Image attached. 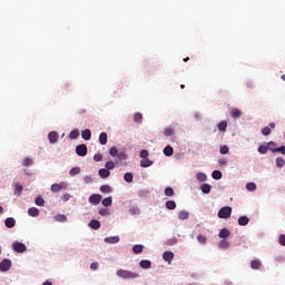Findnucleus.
<instances>
[{
  "label": "nucleus",
  "mask_w": 285,
  "mask_h": 285,
  "mask_svg": "<svg viewBox=\"0 0 285 285\" xmlns=\"http://www.w3.org/2000/svg\"><path fill=\"white\" fill-rule=\"evenodd\" d=\"M140 268L148 269L153 266V263L148 259L140 261L139 263Z\"/></svg>",
  "instance_id": "4be33fe9"
},
{
  "label": "nucleus",
  "mask_w": 285,
  "mask_h": 285,
  "mask_svg": "<svg viewBox=\"0 0 285 285\" xmlns=\"http://www.w3.org/2000/svg\"><path fill=\"white\" fill-rule=\"evenodd\" d=\"M48 139L51 144H57L59 139V134H57V131H50L48 135Z\"/></svg>",
  "instance_id": "9d476101"
},
{
  "label": "nucleus",
  "mask_w": 285,
  "mask_h": 285,
  "mask_svg": "<svg viewBox=\"0 0 285 285\" xmlns=\"http://www.w3.org/2000/svg\"><path fill=\"white\" fill-rule=\"evenodd\" d=\"M61 199H62V202H69L70 200V194H63Z\"/></svg>",
  "instance_id": "052dcab7"
},
{
  "label": "nucleus",
  "mask_w": 285,
  "mask_h": 285,
  "mask_svg": "<svg viewBox=\"0 0 285 285\" xmlns=\"http://www.w3.org/2000/svg\"><path fill=\"white\" fill-rule=\"evenodd\" d=\"M98 175L101 179H108V177H110V170L106 168L99 169Z\"/></svg>",
  "instance_id": "ddd939ff"
},
{
  "label": "nucleus",
  "mask_w": 285,
  "mask_h": 285,
  "mask_svg": "<svg viewBox=\"0 0 285 285\" xmlns=\"http://www.w3.org/2000/svg\"><path fill=\"white\" fill-rule=\"evenodd\" d=\"M105 168L107 170H115V161H112V160L107 161L105 165Z\"/></svg>",
  "instance_id": "c03bdc74"
},
{
  "label": "nucleus",
  "mask_w": 285,
  "mask_h": 285,
  "mask_svg": "<svg viewBox=\"0 0 285 285\" xmlns=\"http://www.w3.org/2000/svg\"><path fill=\"white\" fill-rule=\"evenodd\" d=\"M246 189L249 190L250 193H253V191L257 190V185L255 183H247Z\"/></svg>",
  "instance_id": "f704fd0d"
},
{
  "label": "nucleus",
  "mask_w": 285,
  "mask_h": 285,
  "mask_svg": "<svg viewBox=\"0 0 285 285\" xmlns=\"http://www.w3.org/2000/svg\"><path fill=\"white\" fill-rule=\"evenodd\" d=\"M132 253H135V255L144 253V245H134Z\"/></svg>",
  "instance_id": "cd10ccee"
},
{
  "label": "nucleus",
  "mask_w": 285,
  "mask_h": 285,
  "mask_svg": "<svg viewBox=\"0 0 285 285\" xmlns=\"http://www.w3.org/2000/svg\"><path fill=\"white\" fill-rule=\"evenodd\" d=\"M164 135L165 137H173V135H175V129L173 127H167L164 130Z\"/></svg>",
  "instance_id": "c85d7f7f"
},
{
  "label": "nucleus",
  "mask_w": 285,
  "mask_h": 285,
  "mask_svg": "<svg viewBox=\"0 0 285 285\" xmlns=\"http://www.w3.org/2000/svg\"><path fill=\"white\" fill-rule=\"evenodd\" d=\"M90 228H92L94 230H99L101 228V223L97 219H92L89 223Z\"/></svg>",
  "instance_id": "dca6fc26"
},
{
  "label": "nucleus",
  "mask_w": 285,
  "mask_h": 285,
  "mask_svg": "<svg viewBox=\"0 0 285 285\" xmlns=\"http://www.w3.org/2000/svg\"><path fill=\"white\" fill-rule=\"evenodd\" d=\"M111 188H110V186H108V185H102L101 187H100V193H105V194H108V193H111Z\"/></svg>",
  "instance_id": "49530a36"
},
{
  "label": "nucleus",
  "mask_w": 285,
  "mask_h": 285,
  "mask_svg": "<svg viewBox=\"0 0 285 285\" xmlns=\"http://www.w3.org/2000/svg\"><path fill=\"white\" fill-rule=\"evenodd\" d=\"M218 246H219V248H225V249L230 248V243H228V240H226V239H223L219 242Z\"/></svg>",
  "instance_id": "c9c22d12"
},
{
  "label": "nucleus",
  "mask_w": 285,
  "mask_h": 285,
  "mask_svg": "<svg viewBox=\"0 0 285 285\" xmlns=\"http://www.w3.org/2000/svg\"><path fill=\"white\" fill-rule=\"evenodd\" d=\"M99 144H100L101 146H106V145L108 144V134L101 132V134L99 135Z\"/></svg>",
  "instance_id": "f3484780"
},
{
  "label": "nucleus",
  "mask_w": 285,
  "mask_h": 285,
  "mask_svg": "<svg viewBox=\"0 0 285 285\" xmlns=\"http://www.w3.org/2000/svg\"><path fill=\"white\" fill-rule=\"evenodd\" d=\"M55 219H56V222H60V223L68 222V217H66V215H63V214H58L55 217Z\"/></svg>",
  "instance_id": "e433bc0d"
},
{
  "label": "nucleus",
  "mask_w": 285,
  "mask_h": 285,
  "mask_svg": "<svg viewBox=\"0 0 285 285\" xmlns=\"http://www.w3.org/2000/svg\"><path fill=\"white\" fill-rule=\"evenodd\" d=\"M16 224H17V220H14L13 217H9V218H7V219L4 220V226H6L7 228H14Z\"/></svg>",
  "instance_id": "9b49d317"
},
{
  "label": "nucleus",
  "mask_w": 285,
  "mask_h": 285,
  "mask_svg": "<svg viewBox=\"0 0 285 285\" xmlns=\"http://www.w3.org/2000/svg\"><path fill=\"white\" fill-rule=\"evenodd\" d=\"M218 164L220 166H226L228 164V161L225 158H222V159L218 160Z\"/></svg>",
  "instance_id": "e2e57ef3"
},
{
  "label": "nucleus",
  "mask_w": 285,
  "mask_h": 285,
  "mask_svg": "<svg viewBox=\"0 0 285 285\" xmlns=\"http://www.w3.org/2000/svg\"><path fill=\"white\" fill-rule=\"evenodd\" d=\"M21 193H23V186H21L19 183H16L13 188V195H17V197H19Z\"/></svg>",
  "instance_id": "2eb2a0df"
},
{
  "label": "nucleus",
  "mask_w": 285,
  "mask_h": 285,
  "mask_svg": "<svg viewBox=\"0 0 285 285\" xmlns=\"http://www.w3.org/2000/svg\"><path fill=\"white\" fill-rule=\"evenodd\" d=\"M278 244H281V246H285V235L282 234L278 238Z\"/></svg>",
  "instance_id": "13d9d810"
},
{
  "label": "nucleus",
  "mask_w": 285,
  "mask_h": 285,
  "mask_svg": "<svg viewBox=\"0 0 285 285\" xmlns=\"http://www.w3.org/2000/svg\"><path fill=\"white\" fill-rule=\"evenodd\" d=\"M117 277H120L121 279H137L139 277V274L135 272H130L128 269H118L116 272Z\"/></svg>",
  "instance_id": "f257e3e1"
},
{
  "label": "nucleus",
  "mask_w": 285,
  "mask_h": 285,
  "mask_svg": "<svg viewBox=\"0 0 285 285\" xmlns=\"http://www.w3.org/2000/svg\"><path fill=\"white\" fill-rule=\"evenodd\" d=\"M163 153L165 157H173L175 149H173V146L168 145L164 148Z\"/></svg>",
  "instance_id": "f8f14e48"
},
{
  "label": "nucleus",
  "mask_w": 285,
  "mask_h": 285,
  "mask_svg": "<svg viewBox=\"0 0 285 285\" xmlns=\"http://www.w3.org/2000/svg\"><path fill=\"white\" fill-rule=\"evenodd\" d=\"M217 128L220 132H226V128H228V122H226V120H223L217 125Z\"/></svg>",
  "instance_id": "a878e982"
},
{
  "label": "nucleus",
  "mask_w": 285,
  "mask_h": 285,
  "mask_svg": "<svg viewBox=\"0 0 285 285\" xmlns=\"http://www.w3.org/2000/svg\"><path fill=\"white\" fill-rule=\"evenodd\" d=\"M104 160V156L101 154H96L94 156V161H102Z\"/></svg>",
  "instance_id": "6e6d98bb"
},
{
  "label": "nucleus",
  "mask_w": 285,
  "mask_h": 285,
  "mask_svg": "<svg viewBox=\"0 0 285 285\" xmlns=\"http://www.w3.org/2000/svg\"><path fill=\"white\" fill-rule=\"evenodd\" d=\"M124 179L125 181H127V184H132V179H135V176H132V173H126Z\"/></svg>",
  "instance_id": "2f4dec72"
},
{
  "label": "nucleus",
  "mask_w": 285,
  "mask_h": 285,
  "mask_svg": "<svg viewBox=\"0 0 285 285\" xmlns=\"http://www.w3.org/2000/svg\"><path fill=\"white\" fill-rule=\"evenodd\" d=\"M66 189V184L61 183V184H52L51 185V191L52 193H60L61 190Z\"/></svg>",
  "instance_id": "6e6552de"
},
{
  "label": "nucleus",
  "mask_w": 285,
  "mask_h": 285,
  "mask_svg": "<svg viewBox=\"0 0 285 285\" xmlns=\"http://www.w3.org/2000/svg\"><path fill=\"white\" fill-rule=\"evenodd\" d=\"M106 244H119V236H111L105 238Z\"/></svg>",
  "instance_id": "412c9836"
},
{
  "label": "nucleus",
  "mask_w": 285,
  "mask_h": 285,
  "mask_svg": "<svg viewBox=\"0 0 285 285\" xmlns=\"http://www.w3.org/2000/svg\"><path fill=\"white\" fill-rule=\"evenodd\" d=\"M101 202V195L99 194H94L89 197V204H94L95 206H97V204H99Z\"/></svg>",
  "instance_id": "1a4fd4ad"
},
{
  "label": "nucleus",
  "mask_w": 285,
  "mask_h": 285,
  "mask_svg": "<svg viewBox=\"0 0 285 285\" xmlns=\"http://www.w3.org/2000/svg\"><path fill=\"white\" fill-rule=\"evenodd\" d=\"M28 215H29L30 217H39V208H37V207H30V208L28 209Z\"/></svg>",
  "instance_id": "5701e85b"
},
{
  "label": "nucleus",
  "mask_w": 285,
  "mask_h": 285,
  "mask_svg": "<svg viewBox=\"0 0 285 285\" xmlns=\"http://www.w3.org/2000/svg\"><path fill=\"white\" fill-rule=\"evenodd\" d=\"M282 81H285V75L281 76Z\"/></svg>",
  "instance_id": "774afa93"
},
{
  "label": "nucleus",
  "mask_w": 285,
  "mask_h": 285,
  "mask_svg": "<svg viewBox=\"0 0 285 285\" xmlns=\"http://www.w3.org/2000/svg\"><path fill=\"white\" fill-rule=\"evenodd\" d=\"M219 153H220V155H228L230 153V149L228 148L227 145H222L219 147Z\"/></svg>",
  "instance_id": "7c9ffc66"
},
{
  "label": "nucleus",
  "mask_w": 285,
  "mask_h": 285,
  "mask_svg": "<svg viewBox=\"0 0 285 285\" xmlns=\"http://www.w3.org/2000/svg\"><path fill=\"white\" fill-rule=\"evenodd\" d=\"M272 153H281V155H285V146L278 147V148H273L271 147Z\"/></svg>",
  "instance_id": "58836bf2"
},
{
  "label": "nucleus",
  "mask_w": 285,
  "mask_h": 285,
  "mask_svg": "<svg viewBox=\"0 0 285 285\" xmlns=\"http://www.w3.org/2000/svg\"><path fill=\"white\" fill-rule=\"evenodd\" d=\"M12 248L16 253H26V245L23 243L16 242L12 244Z\"/></svg>",
  "instance_id": "39448f33"
},
{
  "label": "nucleus",
  "mask_w": 285,
  "mask_h": 285,
  "mask_svg": "<svg viewBox=\"0 0 285 285\" xmlns=\"http://www.w3.org/2000/svg\"><path fill=\"white\" fill-rule=\"evenodd\" d=\"M90 268L91 271H97V268H99V263H91Z\"/></svg>",
  "instance_id": "bf43d9fd"
},
{
  "label": "nucleus",
  "mask_w": 285,
  "mask_h": 285,
  "mask_svg": "<svg viewBox=\"0 0 285 285\" xmlns=\"http://www.w3.org/2000/svg\"><path fill=\"white\" fill-rule=\"evenodd\" d=\"M102 206H106V207L112 206V197L109 196V197L102 199Z\"/></svg>",
  "instance_id": "79ce46f5"
},
{
  "label": "nucleus",
  "mask_w": 285,
  "mask_h": 285,
  "mask_svg": "<svg viewBox=\"0 0 285 285\" xmlns=\"http://www.w3.org/2000/svg\"><path fill=\"white\" fill-rule=\"evenodd\" d=\"M109 155L111 157H117V155H118L117 147H111L110 150H109Z\"/></svg>",
  "instance_id": "864d4df0"
},
{
  "label": "nucleus",
  "mask_w": 285,
  "mask_h": 285,
  "mask_svg": "<svg viewBox=\"0 0 285 285\" xmlns=\"http://www.w3.org/2000/svg\"><path fill=\"white\" fill-rule=\"evenodd\" d=\"M69 138L78 139L79 138V130L75 129L69 134Z\"/></svg>",
  "instance_id": "8fccbe9b"
},
{
  "label": "nucleus",
  "mask_w": 285,
  "mask_h": 285,
  "mask_svg": "<svg viewBox=\"0 0 285 285\" xmlns=\"http://www.w3.org/2000/svg\"><path fill=\"white\" fill-rule=\"evenodd\" d=\"M212 177H213V179H222V171H219V170H214V171L212 173Z\"/></svg>",
  "instance_id": "09e8293b"
},
{
  "label": "nucleus",
  "mask_w": 285,
  "mask_h": 285,
  "mask_svg": "<svg viewBox=\"0 0 285 285\" xmlns=\"http://www.w3.org/2000/svg\"><path fill=\"white\" fill-rule=\"evenodd\" d=\"M268 150H269L268 145H261V146L258 147V153H259V155H266V153H268Z\"/></svg>",
  "instance_id": "c756f323"
},
{
  "label": "nucleus",
  "mask_w": 285,
  "mask_h": 285,
  "mask_svg": "<svg viewBox=\"0 0 285 285\" xmlns=\"http://www.w3.org/2000/svg\"><path fill=\"white\" fill-rule=\"evenodd\" d=\"M173 244H177V240H169V242H168V245H169V246H173Z\"/></svg>",
  "instance_id": "0e129e2a"
},
{
  "label": "nucleus",
  "mask_w": 285,
  "mask_h": 285,
  "mask_svg": "<svg viewBox=\"0 0 285 285\" xmlns=\"http://www.w3.org/2000/svg\"><path fill=\"white\" fill-rule=\"evenodd\" d=\"M273 130H275V122H271L267 127H264L262 129V135L268 137Z\"/></svg>",
  "instance_id": "423d86ee"
},
{
  "label": "nucleus",
  "mask_w": 285,
  "mask_h": 285,
  "mask_svg": "<svg viewBox=\"0 0 285 285\" xmlns=\"http://www.w3.org/2000/svg\"><path fill=\"white\" fill-rule=\"evenodd\" d=\"M165 195H166L167 197H173V195H175V190L173 189V187H167V188L165 189Z\"/></svg>",
  "instance_id": "de8ad7c7"
},
{
  "label": "nucleus",
  "mask_w": 285,
  "mask_h": 285,
  "mask_svg": "<svg viewBox=\"0 0 285 285\" xmlns=\"http://www.w3.org/2000/svg\"><path fill=\"white\" fill-rule=\"evenodd\" d=\"M196 178L198 181H206V179H208V176H206V174H204V173H198L196 175Z\"/></svg>",
  "instance_id": "a19ab883"
},
{
  "label": "nucleus",
  "mask_w": 285,
  "mask_h": 285,
  "mask_svg": "<svg viewBox=\"0 0 285 285\" xmlns=\"http://www.w3.org/2000/svg\"><path fill=\"white\" fill-rule=\"evenodd\" d=\"M142 120H144V115H141L140 112H136L134 115V121H136V124H141Z\"/></svg>",
  "instance_id": "72a5a7b5"
},
{
  "label": "nucleus",
  "mask_w": 285,
  "mask_h": 285,
  "mask_svg": "<svg viewBox=\"0 0 285 285\" xmlns=\"http://www.w3.org/2000/svg\"><path fill=\"white\" fill-rule=\"evenodd\" d=\"M276 166H277V168H284V166H285L284 158H282V157L276 158Z\"/></svg>",
  "instance_id": "ea45409f"
},
{
  "label": "nucleus",
  "mask_w": 285,
  "mask_h": 285,
  "mask_svg": "<svg viewBox=\"0 0 285 285\" xmlns=\"http://www.w3.org/2000/svg\"><path fill=\"white\" fill-rule=\"evenodd\" d=\"M250 268H253V271H259V268H262V261L259 259L252 261Z\"/></svg>",
  "instance_id": "4468645a"
},
{
  "label": "nucleus",
  "mask_w": 285,
  "mask_h": 285,
  "mask_svg": "<svg viewBox=\"0 0 285 285\" xmlns=\"http://www.w3.org/2000/svg\"><path fill=\"white\" fill-rule=\"evenodd\" d=\"M188 217H189V214L186 210H181L178 213V219H181V222H184V219H188Z\"/></svg>",
  "instance_id": "473e14b6"
},
{
  "label": "nucleus",
  "mask_w": 285,
  "mask_h": 285,
  "mask_svg": "<svg viewBox=\"0 0 285 285\" xmlns=\"http://www.w3.org/2000/svg\"><path fill=\"white\" fill-rule=\"evenodd\" d=\"M22 166H32V158H24L22 160Z\"/></svg>",
  "instance_id": "603ef678"
},
{
  "label": "nucleus",
  "mask_w": 285,
  "mask_h": 285,
  "mask_svg": "<svg viewBox=\"0 0 285 285\" xmlns=\"http://www.w3.org/2000/svg\"><path fill=\"white\" fill-rule=\"evenodd\" d=\"M197 240L199 242V244H206V236H204V235H198V236H197Z\"/></svg>",
  "instance_id": "4d7b16f0"
},
{
  "label": "nucleus",
  "mask_w": 285,
  "mask_h": 285,
  "mask_svg": "<svg viewBox=\"0 0 285 285\" xmlns=\"http://www.w3.org/2000/svg\"><path fill=\"white\" fill-rule=\"evenodd\" d=\"M140 166H141V168H150V166H153V160H150L148 158H142L140 160Z\"/></svg>",
  "instance_id": "6ab92c4d"
},
{
  "label": "nucleus",
  "mask_w": 285,
  "mask_h": 285,
  "mask_svg": "<svg viewBox=\"0 0 285 285\" xmlns=\"http://www.w3.org/2000/svg\"><path fill=\"white\" fill-rule=\"evenodd\" d=\"M81 137L82 139H85V141H90V138L92 137V132L90 131V129H85L81 132Z\"/></svg>",
  "instance_id": "a211bd4d"
},
{
  "label": "nucleus",
  "mask_w": 285,
  "mask_h": 285,
  "mask_svg": "<svg viewBox=\"0 0 285 285\" xmlns=\"http://www.w3.org/2000/svg\"><path fill=\"white\" fill-rule=\"evenodd\" d=\"M248 222H250V219L247 216H240L238 218L239 226H248Z\"/></svg>",
  "instance_id": "b1692460"
},
{
  "label": "nucleus",
  "mask_w": 285,
  "mask_h": 285,
  "mask_svg": "<svg viewBox=\"0 0 285 285\" xmlns=\"http://www.w3.org/2000/svg\"><path fill=\"white\" fill-rule=\"evenodd\" d=\"M42 285H52L50 282H45Z\"/></svg>",
  "instance_id": "338daca9"
},
{
  "label": "nucleus",
  "mask_w": 285,
  "mask_h": 285,
  "mask_svg": "<svg viewBox=\"0 0 285 285\" xmlns=\"http://www.w3.org/2000/svg\"><path fill=\"white\" fill-rule=\"evenodd\" d=\"M10 266H12V262H10V259L4 258L1 263H0V271L2 273H6L8 271H10Z\"/></svg>",
  "instance_id": "20e7f679"
},
{
  "label": "nucleus",
  "mask_w": 285,
  "mask_h": 285,
  "mask_svg": "<svg viewBox=\"0 0 285 285\" xmlns=\"http://www.w3.org/2000/svg\"><path fill=\"white\" fill-rule=\"evenodd\" d=\"M99 213L100 215H106V209H101Z\"/></svg>",
  "instance_id": "69168bd1"
},
{
  "label": "nucleus",
  "mask_w": 285,
  "mask_h": 285,
  "mask_svg": "<svg viewBox=\"0 0 285 285\" xmlns=\"http://www.w3.org/2000/svg\"><path fill=\"white\" fill-rule=\"evenodd\" d=\"M148 150H146V149H142L141 151H140V157H141V159H148Z\"/></svg>",
  "instance_id": "5fc2aeb1"
},
{
  "label": "nucleus",
  "mask_w": 285,
  "mask_h": 285,
  "mask_svg": "<svg viewBox=\"0 0 285 285\" xmlns=\"http://www.w3.org/2000/svg\"><path fill=\"white\" fill-rule=\"evenodd\" d=\"M76 154L78 155V157H86V155H88V146L86 145H78L76 147Z\"/></svg>",
  "instance_id": "7ed1b4c3"
},
{
  "label": "nucleus",
  "mask_w": 285,
  "mask_h": 285,
  "mask_svg": "<svg viewBox=\"0 0 285 285\" xmlns=\"http://www.w3.org/2000/svg\"><path fill=\"white\" fill-rule=\"evenodd\" d=\"M267 146H268L269 150H271V148H277V144L275 141H269L267 144Z\"/></svg>",
  "instance_id": "680f3d73"
},
{
  "label": "nucleus",
  "mask_w": 285,
  "mask_h": 285,
  "mask_svg": "<svg viewBox=\"0 0 285 285\" xmlns=\"http://www.w3.org/2000/svg\"><path fill=\"white\" fill-rule=\"evenodd\" d=\"M79 173H81V169L79 167H73L69 171L71 177H75L76 175H79Z\"/></svg>",
  "instance_id": "37998d69"
},
{
  "label": "nucleus",
  "mask_w": 285,
  "mask_h": 285,
  "mask_svg": "<svg viewBox=\"0 0 285 285\" xmlns=\"http://www.w3.org/2000/svg\"><path fill=\"white\" fill-rule=\"evenodd\" d=\"M35 204H36V206H45L46 200H43L41 197H37L35 199Z\"/></svg>",
  "instance_id": "3c124183"
},
{
  "label": "nucleus",
  "mask_w": 285,
  "mask_h": 285,
  "mask_svg": "<svg viewBox=\"0 0 285 285\" xmlns=\"http://www.w3.org/2000/svg\"><path fill=\"white\" fill-rule=\"evenodd\" d=\"M163 259H164L165 262H167L168 264H170V263L173 262V259H175V253L169 252V250L164 252V254H163Z\"/></svg>",
  "instance_id": "0eeeda50"
},
{
  "label": "nucleus",
  "mask_w": 285,
  "mask_h": 285,
  "mask_svg": "<svg viewBox=\"0 0 285 285\" xmlns=\"http://www.w3.org/2000/svg\"><path fill=\"white\" fill-rule=\"evenodd\" d=\"M230 215H233V207L230 206H225L218 210L219 219H228Z\"/></svg>",
  "instance_id": "f03ea898"
},
{
  "label": "nucleus",
  "mask_w": 285,
  "mask_h": 285,
  "mask_svg": "<svg viewBox=\"0 0 285 285\" xmlns=\"http://www.w3.org/2000/svg\"><path fill=\"white\" fill-rule=\"evenodd\" d=\"M165 206L167 210H175V208H177V203H175V200H167Z\"/></svg>",
  "instance_id": "393cba45"
},
{
  "label": "nucleus",
  "mask_w": 285,
  "mask_h": 285,
  "mask_svg": "<svg viewBox=\"0 0 285 285\" xmlns=\"http://www.w3.org/2000/svg\"><path fill=\"white\" fill-rule=\"evenodd\" d=\"M116 157L119 161H126L128 159V156L124 151L118 154Z\"/></svg>",
  "instance_id": "a18cd8bd"
},
{
  "label": "nucleus",
  "mask_w": 285,
  "mask_h": 285,
  "mask_svg": "<svg viewBox=\"0 0 285 285\" xmlns=\"http://www.w3.org/2000/svg\"><path fill=\"white\" fill-rule=\"evenodd\" d=\"M212 188H213V187H212L210 185L206 184V183L200 186V190H202L205 195L210 194Z\"/></svg>",
  "instance_id": "bb28decb"
},
{
  "label": "nucleus",
  "mask_w": 285,
  "mask_h": 285,
  "mask_svg": "<svg viewBox=\"0 0 285 285\" xmlns=\"http://www.w3.org/2000/svg\"><path fill=\"white\" fill-rule=\"evenodd\" d=\"M218 237H220V239H226L227 237H230V230H228L227 228H223L219 232Z\"/></svg>",
  "instance_id": "aec40b11"
},
{
  "label": "nucleus",
  "mask_w": 285,
  "mask_h": 285,
  "mask_svg": "<svg viewBox=\"0 0 285 285\" xmlns=\"http://www.w3.org/2000/svg\"><path fill=\"white\" fill-rule=\"evenodd\" d=\"M232 117L234 119H239L242 117V111L239 109H233L232 110Z\"/></svg>",
  "instance_id": "4c0bfd02"
}]
</instances>
